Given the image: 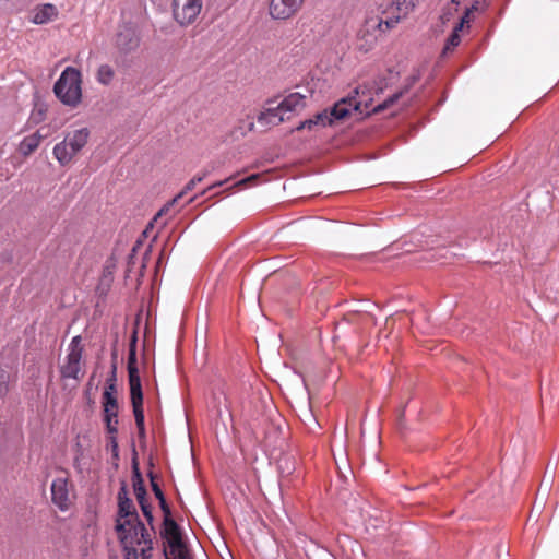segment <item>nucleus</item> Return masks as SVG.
<instances>
[{
  "mask_svg": "<svg viewBox=\"0 0 559 559\" xmlns=\"http://www.w3.org/2000/svg\"><path fill=\"white\" fill-rule=\"evenodd\" d=\"M82 83L81 72L67 67L55 83L53 92L63 105L75 108L82 100Z\"/></svg>",
  "mask_w": 559,
  "mask_h": 559,
  "instance_id": "obj_4",
  "label": "nucleus"
},
{
  "mask_svg": "<svg viewBox=\"0 0 559 559\" xmlns=\"http://www.w3.org/2000/svg\"><path fill=\"white\" fill-rule=\"evenodd\" d=\"M312 119L316 121V124L319 127V128H324L326 126H331L333 122H332V119L328 112V109L321 111V112H318L316 114Z\"/></svg>",
  "mask_w": 559,
  "mask_h": 559,
  "instance_id": "obj_22",
  "label": "nucleus"
},
{
  "mask_svg": "<svg viewBox=\"0 0 559 559\" xmlns=\"http://www.w3.org/2000/svg\"><path fill=\"white\" fill-rule=\"evenodd\" d=\"M8 392V376L4 371L0 372V396Z\"/></svg>",
  "mask_w": 559,
  "mask_h": 559,
  "instance_id": "obj_27",
  "label": "nucleus"
},
{
  "mask_svg": "<svg viewBox=\"0 0 559 559\" xmlns=\"http://www.w3.org/2000/svg\"><path fill=\"white\" fill-rule=\"evenodd\" d=\"M173 16L181 26L195 22L202 10V0H173Z\"/></svg>",
  "mask_w": 559,
  "mask_h": 559,
  "instance_id": "obj_10",
  "label": "nucleus"
},
{
  "mask_svg": "<svg viewBox=\"0 0 559 559\" xmlns=\"http://www.w3.org/2000/svg\"><path fill=\"white\" fill-rule=\"evenodd\" d=\"M126 498H129L127 488H126V486H122L118 492V501H123Z\"/></svg>",
  "mask_w": 559,
  "mask_h": 559,
  "instance_id": "obj_31",
  "label": "nucleus"
},
{
  "mask_svg": "<svg viewBox=\"0 0 559 559\" xmlns=\"http://www.w3.org/2000/svg\"><path fill=\"white\" fill-rule=\"evenodd\" d=\"M384 17H370L365 28L360 31L361 38H366L367 46L360 49L368 51L378 39V33H385L393 28L401 19L405 17L416 5L417 0H376Z\"/></svg>",
  "mask_w": 559,
  "mask_h": 559,
  "instance_id": "obj_1",
  "label": "nucleus"
},
{
  "mask_svg": "<svg viewBox=\"0 0 559 559\" xmlns=\"http://www.w3.org/2000/svg\"><path fill=\"white\" fill-rule=\"evenodd\" d=\"M84 347L82 345V337L74 336L69 346L68 353L62 361L59 364L60 376L63 380L73 379L79 382L84 372L82 371V357Z\"/></svg>",
  "mask_w": 559,
  "mask_h": 559,
  "instance_id": "obj_6",
  "label": "nucleus"
},
{
  "mask_svg": "<svg viewBox=\"0 0 559 559\" xmlns=\"http://www.w3.org/2000/svg\"><path fill=\"white\" fill-rule=\"evenodd\" d=\"M197 197H193L189 200V202H193L195 200Z\"/></svg>",
  "mask_w": 559,
  "mask_h": 559,
  "instance_id": "obj_35",
  "label": "nucleus"
},
{
  "mask_svg": "<svg viewBox=\"0 0 559 559\" xmlns=\"http://www.w3.org/2000/svg\"><path fill=\"white\" fill-rule=\"evenodd\" d=\"M56 15L57 11L55 7L52 4H46L35 12L33 16V22L35 24H44L52 20V17Z\"/></svg>",
  "mask_w": 559,
  "mask_h": 559,
  "instance_id": "obj_18",
  "label": "nucleus"
},
{
  "mask_svg": "<svg viewBox=\"0 0 559 559\" xmlns=\"http://www.w3.org/2000/svg\"><path fill=\"white\" fill-rule=\"evenodd\" d=\"M43 139H44V136L39 132H35L31 135L25 136L19 145V152L23 156L31 155L33 152H35L38 148Z\"/></svg>",
  "mask_w": 559,
  "mask_h": 559,
  "instance_id": "obj_15",
  "label": "nucleus"
},
{
  "mask_svg": "<svg viewBox=\"0 0 559 559\" xmlns=\"http://www.w3.org/2000/svg\"><path fill=\"white\" fill-rule=\"evenodd\" d=\"M73 486L68 475L62 474L56 477L51 484V500L60 511L69 510L72 503Z\"/></svg>",
  "mask_w": 559,
  "mask_h": 559,
  "instance_id": "obj_11",
  "label": "nucleus"
},
{
  "mask_svg": "<svg viewBox=\"0 0 559 559\" xmlns=\"http://www.w3.org/2000/svg\"><path fill=\"white\" fill-rule=\"evenodd\" d=\"M150 478H151V486H152V490H153V492H154L155 497H156L158 500H159V499H162V498H164L165 496H164V493H163V491H162V489H160L159 485L156 483L155 477L153 476V474H152V473L150 474Z\"/></svg>",
  "mask_w": 559,
  "mask_h": 559,
  "instance_id": "obj_25",
  "label": "nucleus"
},
{
  "mask_svg": "<svg viewBox=\"0 0 559 559\" xmlns=\"http://www.w3.org/2000/svg\"><path fill=\"white\" fill-rule=\"evenodd\" d=\"M164 536L169 547L166 559H191L189 550L182 542L180 528L173 519H164Z\"/></svg>",
  "mask_w": 559,
  "mask_h": 559,
  "instance_id": "obj_9",
  "label": "nucleus"
},
{
  "mask_svg": "<svg viewBox=\"0 0 559 559\" xmlns=\"http://www.w3.org/2000/svg\"><path fill=\"white\" fill-rule=\"evenodd\" d=\"M115 393V383H108L103 393V411L106 429L110 435V442L114 449H117L118 444L116 439L118 433V401Z\"/></svg>",
  "mask_w": 559,
  "mask_h": 559,
  "instance_id": "obj_8",
  "label": "nucleus"
},
{
  "mask_svg": "<svg viewBox=\"0 0 559 559\" xmlns=\"http://www.w3.org/2000/svg\"><path fill=\"white\" fill-rule=\"evenodd\" d=\"M118 515L121 521H132L139 520V514L136 509L130 498H126L123 501H118Z\"/></svg>",
  "mask_w": 559,
  "mask_h": 559,
  "instance_id": "obj_16",
  "label": "nucleus"
},
{
  "mask_svg": "<svg viewBox=\"0 0 559 559\" xmlns=\"http://www.w3.org/2000/svg\"><path fill=\"white\" fill-rule=\"evenodd\" d=\"M473 14V12H469L468 9H466L464 15L462 16L460 23L455 26V27H460V31H462L463 26L465 24H468L471 22V15Z\"/></svg>",
  "mask_w": 559,
  "mask_h": 559,
  "instance_id": "obj_30",
  "label": "nucleus"
},
{
  "mask_svg": "<svg viewBox=\"0 0 559 559\" xmlns=\"http://www.w3.org/2000/svg\"><path fill=\"white\" fill-rule=\"evenodd\" d=\"M460 27H454L452 34L449 36L445 46L443 48L442 53L447 55L448 52L452 51L459 44L461 43L460 37Z\"/></svg>",
  "mask_w": 559,
  "mask_h": 559,
  "instance_id": "obj_21",
  "label": "nucleus"
},
{
  "mask_svg": "<svg viewBox=\"0 0 559 559\" xmlns=\"http://www.w3.org/2000/svg\"><path fill=\"white\" fill-rule=\"evenodd\" d=\"M205 176H206L205 173L202 175H197L191 180L194 181V183L197 185V183L201 182L205 178Z\"/></svg>",
  "mask_w": 559,
  "mask_h": 559,
  "instance_id": "obj_34",
  "label": "nucleus"
},
{
  "mask_svg": "<svg viewBox=\"0 0 559 559\" xmlns=\"http://www.w3.org/2000/svg\"><path fill=\"white\" fill-rule=\"evenodd\" d=\"M116 531L126 559H152V534L140 519L134 522L117 520Z\"/></svg>",
  "mask_w": 559,
  "mask_h": 559,
  "instance_id": "obj_2",
  "label": "nucleus"
},
{
  "mask_svg": "<svg viewBox=\"0 0 559 559\" xmlns=\"http://www.w3.org/2000/svg\"><path fill=\"white\" fill-rule=\"evenodd\" d=\"M132 483H133L134 495L136 497L138 502H142V501L146 500L147 498H146V489L144 486V480L142 478V475H141L136 464H134V466H133Z\"/></svg>",
  "mask_w": 559,
  "mask_h": 559,
  "instance_id": "obj_17",
  "label": "nucleus"
},
{
  "mask_svg": "<svg viewBox=\"0 0 559 559\" xmlns=\"http://www.w3.org/2000/svg\"><path fill=\"white\" fill-rule=\"evenodd\" d=\"M158 501H159L160 509L164 513V519H171L170 508L167 504L165 497L159 499Z\"/></svg>",
  "mask_w": 559,
  "mask_h": 559,
  "instance_id": "obj_29",
  "label": "nucleus"
},
{
  "mask_svg": "<svg viewBox=\"0 0 559 559\" xmlns=\"http://www.w3.org/2000/svg\"><path fill=\"white\" fill-rule=\"evenodd\" d=\"M370 98L366 95V87L358 86L348 94L347 97L337 102L330 110H328L332 122L346 118L350 110L364 112L369 108Z\"/></svg>",
  "mask_w": 559,
  "mask_h": 559,
  "instance_id": "obj_7",
  "label": "nucleus"
},
{
  "mask_svg": "<svg viewBox=\"0 0 559 559\" xmlns=\"http://www.w3.org/2000/svg\"><path fill=\"white\" fill-rule=\"evenodd\" d=\"M115 78V70L109 64H102L97 69L96 80L102 85H109Z\"/></svg>",
  "mask_w": 559,
  "mask_h": 559,
  "instance_id": "obj_20",
  "label": "nucleus"
},
{
  "mask_svg": "<svg viewBox=\"0 0 559 559\" xmlns=\"http://www.w3.org/2000/svg\"><path fill=\"white\" fill-rule=\"evenodd\" d=\"M280 109L285 112H293L302 109L306 106V98L299 93L287 95L280 104Z\"/></svg>",
  "mask_w": 559,
  "mask_h": 559,
  "instance_id": "obj_14",
  "label": "nucleus"
},
{
  "mask_svg": "<svg viewBox=\"0 0 559 559\" xmlns=\"http://www.w3.org/2000/svg\"><path fill=\"white\" fill-rule=\"evenodd\" d=\"M128 376L130 385V397L133 408L135 425L139 438H145L144 411H143V393L141 379L138 369L135 347L131 346L128 355Z\"/></svg>",
  "mask_w": 559,
  "mask_h": 559,
  "instance_id": "obj_3",
  "label": "nucleus"
},
{
  "mask_svg": "<svg viewBox=\"0 0 559 559\" xmlns=\"http://www.w3.org/2000/svg\"><path fill=\"white\" fill-rule=\"evenodd\" d=\"M306 0H271L270 15L274 20H288L294 17L302 8Z\"/></svg>",
  "mask_w": 559,
  "mask_h": 559,
  "instance_id": "obj_12",
  "label": "nucleus"
},
{
  "mask_svg": "<svg viewBox=\"0 0 559 559\" xmlns=\"http://www.w3.org/2000/svg\"><path fill=\"white\" fill-rule=\"evenodd\" d=\"M90 131L87 128H82L68 132L63 141L57 143L53 147V156L61 166L70 165L74 157L87 144Z\"/></svg>",
  "mask_w": 559,
  "mask_h": 559,
  "instance_id": "obj_5",
  "label": "nucleus"
},
{
  "mask_svg": "<svg viewBox=\"0 0 559 559\" xmlns=\"http://www.w3.org/2000/svg\"><path fill=\"white\" fill-rule=\"evenodd\" d=\"M400 97V94H395L393 95L392 97H390L389 99H386L383 104L381 105H378L377 107L373 108V111L376 112H380L382 111L383 109H385L389 105L393 104L395 102V99H397Z\"/></svg>",
  "mask_w": 559,
  "mask_h": 559,
  "instance_id": "obj_28",
  "label": "nucleus"
},
{
  "mask_svg": "<svg viewBox=\"0 0 559 559\" xmlns=\"http://www.w3.org/2000/svg\"><path fill=\"white\" fill-rule=\"evenodd\" d=\"M258 178H259V175H252V176L239 181L238 185H246L247 182L257 180Z\"/></svg>",
  "mask_w": 559,
  "mask_h": 559,
  "instance_id": "obj_33",
  "label": "nucleus"
},
{
  "mask_svg": "<svg viewBox=\"0 0 559 559\" xmlns=\"http://www.w3.org/2000/svg\"><path fill=\"white\" fill-rule=\"evenodd\" d=\"M195 187V183L194 181L192 180H189V182L185 186V188L182 189L181 192H179L170 202H168L167 204H165L159 211L158 213L155 215L154 219L157 221L160 216L165 215L168 213L169 209L178 202L179 199H181L186 193L192 191Z\"/></svg>",
  "mask_w": 559,
  "mask_h": 559,
  "instance_id": "obj_19",
  "label": "nucleus"
},
{
  "mask_svg": "<svg viewBox=\"0 0 559 559\" xmlns=\"http://www.w3.org/2000/svg\"><path fill=\"white\" fill-rule=\"evenodd\" d=\"M490 0H475L474 3L467 8L469 12H479L488 8Z\"/></svg>",
  "mask_w": 559,
  "mask_h": 559,
  "instance_id": "obj_23",
  "label": "nucleus"
},
{
  "mask_svg": "<svg viewBox=\"0 0 559 559\" xmlns=\"http://www.w3.org/2000/svg\"><path fill=\"white\" fill-rule=\"evenodd\" d=\"M317 128H319V127L316 124V121L312 118H310V119H307V120L302 121L296 128V130L297 131H300V130H304V129L313 130V129H317Z\"/></svg>",
  "mask_w": 559,
  "mask_h": 559,
  "instance_id": "obj_26",
  "label": "nucleus"
},
{
  "mask_svg": "<svg viewBox=\"0 0 559 559\" xmlns=\"http://www.w3.org/2000/svg\"><path fill=\"white\" fill-rule=\"evenodd\" d=\"M285 121L284 112L280 106L270 107L258 116V123L262 127L278 126Z\"/></svg>",
  "mask_w": 559,
  "mask_h": 559,
  "instance_id": "obj_13",
  "label": "nucleus"
},
{
  "mask_svg": "<svg viewBox=\"0 0 559 559\" xmlns=\"http://www.w3.org/2000/svg\"><path fill=\"white\" fill-rule=\"evenodd\" d=\"M139 504L141 507V510H142L144 516L146 518L148 524H152L154 518L152 514L151 504L148 503L147 499L142 502H139Z\"/></svg>",
  "mask_w": 559,
  "mask_h": 559,
  "instance_id": "obj_24",
  "label": "nucleus"
},
{
  "mask_svg": "<svg viewBox=\"0 0 559 559\" xmlns=\"http://www.w3.org/2000/svg\"><path fill=\"white\" fill-rule=\"evenodd\" d=\"M223 183H224V181H218V182H216V183H214V185L210 186L207 189H205V190H203V191L201 192V195H205L209 191L213 190V189H214V188H216V187H222V186H223Z\"/></svg>",
  "mask_w": 559,
  "mask_h": 559,
  "instance_id": "obj_32",
  "label": "nucleus"
}]
</instances>
